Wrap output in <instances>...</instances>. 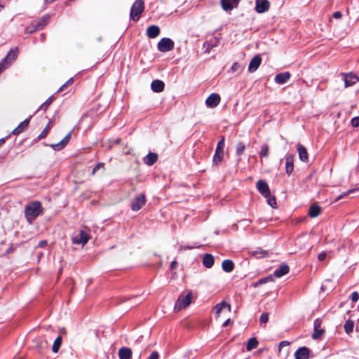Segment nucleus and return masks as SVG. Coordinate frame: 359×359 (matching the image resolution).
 Returning a JSON list of instances; mask_svg holds the SVG:
<instances>
[{"label": "nucleus", "instance_id": "26", "mask_svg": "<svg viewBox=\"0 0 359 359\" xmlns=\"http://www.w3.org/2000/svg\"><path fill=\"white\" fill-rule=\"evenodd\" d=\"M158 154L149 152L144 158V163L147 165H154L158 160Z\"/></svg>", "mask_w": 359, "mask_h": 359}, {"label": "nucleus", "instance_id": "21", "mask_svg": "<svg viewBox=\"0 0 359 359\" xmlns=\"http://www.w3.org/2000/svg\"><path fill=\"white\" fill-rule=\"evenodd\" d=\"M290 271L289 266L284 264H281L278 268H277L274 272L273 275L276 277L280 278L283 276L284 275L287 274Z\"/></svg>", "mask_w": 359, "mask_h": 359}, {"label": "nucleus", "instance_id": "25", "mask_svg": "<svg viewBox=\"0 0 359 359\" xmlns=\"http://www.w3.org/2000/svg\"><path fill=\"white\" fill-rule=\"evenodd\" d=\"M164 83L158 79L154 80L151 84V90L156 93H161L164 90Z\"/></svg>", "mask_w": 359, "mask_h": 359}, {"label": "nucleus", "instance_id": "49", "mask_svg": "<svg viewBox=\"0 0 359 359\" xmlns=\"http://www.w3.org/2000/svg\"><path fill=\"white\" fill-rule=\"evenodd\" d=\"M158 358H159L158 353L157 351H154L149 355L148 359H158Z\"/></svg>", "mask_w": 359, "mask_h": 359}, {"label": "nucleus", "instance_id": "4", "mask_svg": "<svg viewBox=\"0 0 359 359\" xmlns=\"http://www.w3.org/2000/svg\"><path fill=\"white\" fill-rule=\"evenodd\" d=\"M19 49L15 47L10 50L6 56L0 62V74L17 57Z\"/></svg>", "mask_w": 359, "mask_h": 359}, {"label": "nucleus", "instance_id": "48", "mask_svg": "<svg viewBox=\"0 0 359 359\" xmlns=\"http://www.w3.org/2000/svg\"><path fill=\"white\" fill-rule=\"evenodd\" d=\"M351 299L353 302H357L359 299V294L357 292H353L351 294Z\"/></svg>", "mask_w": 359, "mask_h": 359}, {"label": "nucleus", "instance_id": "52", "mask_svg": "<svg viewBox=\"0 0 359 359\" xmlns=\"http://www.w3.org/2000/svg\"><path fill=\"white\" fill-rule=\"evenodd\" d=\"M341 16H342V14L339 11H337V12L334 13V14H333V17L336 19H340L341 18Z\"/></svg>", "mask_w": 359, "mask_h": 359}, {"label": "nucleus", "instance_id": "60", "mask_svg": "<svg viewBox=\"0 0 359 359\" xmlns=\"http://www.w3.org/2000/svg\"><path fill=\"white\" fill-rule=\"evenodd\" d=\"M40 36H41V41H43L45 39V35H44V34H41Z\"/></svg>", "mask_w": 359, "mask_h": 359}, {"label": "nucleus", "instance_id": "5", "mask_svg": "<svg viewBox=\"0 0 359 359\" xmlns=\"http://www.w3.org/2000/svg\"><path fill=\"white\" fill-rule=\"evenodd\" d=\"M224 145V137H222L217 144L215 153L212 159L214 164L218 165L222 161Z\"/></svg>", "mask_w": 359, "mask_h": 359}, {"label": "nucleus", "instance_id": "57", "mask_svg": "<svg viewBox=\"0 0 359 359\" xmlns=\"http://www.w3.org/2000/svg\"><path fill=\"white\" fill-rule=\"evenodd\" d=\"M177 266V262L173 261L170 264V269H173Z\"/></svg>", "mask_w": 359, "mask_h": 359}, {"label": "nucleus", "instance_id": "59", "mask_svg": "<svg viewBox=\"0 0 359 359\" xmlns=\"http://www.w3.org/2000/svg\"><path fill=\"white\" fill-rule=\"evenodd\" d=\"M214 41H214V43L212 42V45H216L217 46V42H218V39L216 37H215L214 38Z\"/></svg>", "mask_w": 359, "mask_h": 359}, {"label": "nucleus", "instance_id": "3", "mask_svg": "<svg viewBox=\"0 0 359 359\" xmlns=\"http://www.w3.org/2000/svg\"><path fill=\"white\" fill-rule=\"evenodd\" d=\"M144 10V1L142 0H136L130 9V19L135 22L138 21Z\"/></svg>", "mask_w": 359, "mask_h": 359}, {"label": "nucleus", "instance_id": "56", "mask_svg": "<svg viewBox=\"0 0 359 359\" xmlns=\"http://www.w3.org/2000/svg\"><path fill=\"white\" fill-rule=\"evenodd\" d=\"M259 254L260 255L259 257H264L266 256V252H262V251H260L259 252H258L257 251H255V255H258Z\"/></svg>", "mask_w": 359, "mask_h": 359}, {"label": "nucleus", "instance_id": "32", "mask_svg": "<svg viewBox=\"0 0 359 359\" xmlns=\"http://www.w3.org/2000/svg\"><path fill=\"white\" fill-rule=\"evenodd\" d=\"M320 208L318 205L316 204H313L311 205L309 210V215L311 217H316L320 215Z\"/></svg>", "mask_w": 359, "mask_h": 359}, {"label": "nucleus", "instance_id": "47", "mask_svg": "<svg viewBox=\"0 0 359 359\" xmlns=\"http://www.w3.org/2000/svg\"><path fill=\"white\" fill-rule=\"evenodd\" d=\"M326 257H327V252H322L318 255V259L320 262H323L326 259Z\"/></svg>", "mask_w": 359, "mask_h": 359}, {"label": "nucleus", "instance_id": "18", "mask_svg": "<svg viewBox=\"0 0 359 359\" xmlns=\"http://www.w3.org/2000/svg\"><path fill=\"white\" fill-rule=\"evenodd\" d=\"M262 62V57L259 55H256L250 62L248 66V71L250 72H255L259 67Z\"/></svg>", "mask_w": 359, "mask_h": 359}, {"label": "nucleus", "instance_id": "55", "mask_svg": "<svg viewBox=\"0 0 359 359\" xmlns=\"http://www.w3.org/2000/svg\"><path fill=\"white\" fill-rule=\"evenodd\" d=\"M47 245V241H41L39 244H38V246L40 247V248H43L45 247L46 245Z\"/></svg>", "mask_w": 359, "mask_h": 359}, {"label": "nucleus", "instance_id": "20", "mask_svg": "<svg viewBox=\"0 0 359 359\" xmlns=\"http://www.w3.org/2000/svg\"><path fill=\"white\" fill-rule=\"evenodd\" d=\"M290 78V74L287 72L278 74L275 77V82L278 84L285 83Z\"/></svg>", "mask_w": 359, "mask_h": 359}, {"label": "nucleus", "instance_id": "61", "mask_svg": "<svg viewBox=\"0 0 359 359\" xmlns=\"http://www.w3.org/2000/svg\"><path fill=\"white\" fill-rule=\"evenodd\" d=\"M4 139L2 138V139H0V145H2L4 143Z\"/></svg>", "mask_w": 359, "mask_h": 359}, {"label": "nucleus", "instance_id": "2", "mask_svg": "<svg viewBox=\"0 0 359 359\" xmlns=\"http://www.w3.org/2000/svg\"><path fill=\"white\" fill-rule=\"evenodd\" d=\"M192 301V292L188 291L186 292H182L178 297L175 305V310L180 311L183 309H185L188 306H189Z\"/></svg>", "mask_w": 359, "mask_h": 359}, {"label": "nucleus", "instance_id": "14", "mask_svg": "<svg viewBox=\"0 0 359 359\" xmlns=\"http://www.w3.org/2000/svg\"><path fill=\"white\" fill-rule=\"evenodd\" d=\"M270 3L268 0H256L255 10L258 13H263L269 9Z\"/></svg>", "mask_w": 359, "mask_h": 359}, {"label": "nucleus", "instance_id": "43", "mask_svg": "<svg viewBox=\"0 0 359 359\" xmlns=\"http://www.w3.org/2000/svg\"><path fill=\"white\" fill-rule=\"evenodd\" d=\"M269 321V313H263L260 316V322L266 323Z\"/></svg>", "mask_w": 359, "mask_h": 359}, {"label": "nucleus", "instance_id": "36", "mask_svg": "<svg viewBox=\"0 0 359 359\" xmlns=\"http://www.w3.org/2000/svg\"><path fill=\"white\" fill-rule=\"evenodd\" d=\"M246 147L243 142H238L236 146V153L237 155H241L243 154Z\"/></svg>", "mask_w": 359, "mask_h": 359}, {"label": "nucleus", "instance_id": "37", "mask_svg": "<svg viewBox=\"0 0 359 359\" xmlns=\"http://www.w3.org/2000/svg\"><path fill=\"white\" fill-rule=\"evenodd\" d=\"M269 147L267 144L262 145L261 151L259 153L260 157H266L269 154Z\"/></svg>", "mask_w": 359, "mask_h": 359}, {"label": "nucleus", "instance_id": "6", "mask_svg": "<svg viewBox=\"0 0 359 359\" xmlns=\"http://www.w3.org/2000/svg\"><path fill=\"white\" fill-rule=\"evenodd\" d=\"M46 17H43L38 22H32L29 26H27L25 32L28 34H32L36 31L42 29L46 25Z\"/></svg>", "mask_w": 359, "mask_h": 359}, {"label": "nucleus", "instance_id": "62", "mask_svg": "<svg viewBox=\"0 0 359 359\" xmlns=\"http://www.w3.org/2000/svg\"><path fill=\"white\" fill-rule=\"evenodd\" d=\"M13 252V248H10L8 250H7V253H11Z\"/></svg>", "mask_w": 359, "mask_h": 359}, {"label": "nucleus", "instance_id": "23", "mask_svg": "<svg viewBox=\"0 0 359 359\" xmlns=\"http://www.w3.org/2000/svg\"><path fill=\"white\" fill-rule=\"evenodd\" d=\"M132 351L128 347H121L118 350V357L120 359H131Z\"/></svg>", "mask_w": 359, "mask_h": 359}, {"label": "nucleus", "instance_id": "35", "mask_svg": "<svg viewBox=\"0 0 359 359\" xmlns=\"http://www.w3.org/2000/svg\"><path fill=\"white\" fill-rule=\"evenodd\" d=\"M62 337L60 336H58L54 341L53 346H52V351L53 353H57L61 344H62Z\"/></svg>", "mask_w": 359, "mask_h": 359}, {"label": "nucleus", "instance_id": "41", "mask_svg": "<svg viewBox=\"0 0 359 359\" xmlns=\"http://www.w3.org/2000/svg\"><path fill=\"white\" fill-rule=\"evenodd\" d=\"M216 45H212V41H205L203 43V47H206V50L210 52L214 47H215Z\"/></svg>", "mask_w": 359, "mask_h": 359}, {"label": "nucleus", "instance_id": "13", "mask_svg": "<svg viewBox=\"0 0 359 359\" xmlns=\"http://www.w3.org/2000/svg\"><path fill=\"white\" fill-rule=\"evenodd\" d=\"M322 320L319 318L316 319L313 323L314 332L312 334L313 339H318L321 338L325 332V330L321 328Z\"/></svg>", "mask_w": 359, "mask_h": 359}, {"label": "nucleus", "instance_id": "29", "mask_svg": "<svg viewBox=\"0 0 359 359\" xmlns=\"http://www.w3.org/2000/svg\"><path fill=\"white\" fill-rule=\"evenodd\" d=\"M215 263L214 257L210 254H205L203 259V264L207 268H211Z\"/></svg>", "mask_w": 359, "mask_h": 359}, {"label": "nucleus", "instance_id": "30", "mask_svg": "<svg viewBox=\"0 0 359 359\" xmlns=\"http://www.w3.org/2000/svg\"><path fill=\"white\" fill-rule=\"evenodd\" d=\"M226 307L229 311L231 309L230 304H227L226 302L222 301V302L217 304L214 307V309L215 310L217 317L219 316L220 313L222 312V309Z\"/></svg>", "mask_w": 359, "mask_h": 359}, {"label": "nucleus", "instance_id": "50", "mask_svg": "<svg viewBox=\"0 0 359 359\" xmlns=\"http://www.w3.org/2000/svg\"><path fill=\"white\" fill-rule=\"evenodd\" d=\"M271 277L269 276V277H266L264 278H262L261 280H259V284H264V283H266L268 280H271Z\"/></svg>", "mask_w": 359, "mask_h": 359}, {"label": "nucleus", "instance_id": "38", "mask_svg": "<svg viewBox=\"0 0 359 359\" xmlns=\"http://www.w3.org/2000/svg\"><path fill=\"white\" fill-rule=\"evenodd\" d=\"M267 198V203L268 204L272 207V208H276V198L273 197V196H271V195L266 198Z\"/></svg>", "mask_w": 359, "mask_h": 359}, {"label": "nucleus", "instance_id": "16", "mask_svg": "<svg viewBox=\"0 0 359 359\" xmlns=\"http://www.w3.org/2000/svg\"><path fill=\"white\" fill-rule=\"evenodd\" d=\"M240 0H221V6L225 11H229L236 8Z\"/></svg>", "mask_w": 359, "mask_h": 359}, {"label": "nucleus", "instance_id": "28", "mask_svg": "<svg viewBox=\"0 0 359 359\" xmlns=\"http://www.w3.org/2000/svg\"><path fill=\"white\" fill-rule=\"evenodd\" d=\"M29 119H30V118H26L25 121H23L18 127H16L13 130V135H19L22 131H24V130L26 129L29 126Z\"/></svg>", "mask_w": 359, "mask_h": 359}, {"label": "nucleus", "instance_id": "17", "mask_svg": "<svg viewBox=\"0 0 359 359\" xmlns=\"http://www.w3.org/2000/svg\"><path fill=\"white\" fill-rule=\"evenodd\" d=\"M296 359H309L310 357V350L306 346L299 348L294 353Z\"/></svg>", "mask_w": 359, "mask_h": 359}, {"label": "nucleus", "instance_id": "19", "mask_svg": "<svg viewBox=\"0 0 359 359\" xmlns=\"http://www.w3.org/2000/svg\"><path fill=\"white\" fill-rule=\"evenodd\" d=\"M294 170V156L287 154L285 156V170L286 173L290 175Z\"/></svg>", "mask_w": 359, "mask_h": 359}, {"label": "nucleus", "instance_id": "34", "mask_svg": "<svg viewBox=\"0 0 359 359\" xmlns=\"http://www.w3.org/2000/svg\"><path fill=\"white\" fill-rule=\"evenodd\" d=\"M344 327L346 334H351L353 330L354 322L351 320H347L344 323Z\"/></svg>", "mask_w": 359, "mask_h": 359}, {"label": "nucleus", "instance_id": "46", "mask_svg": "<svg viewBox=\"0 0 359 359\" xmlns=\"http://www.w3.org/2000/svg\"><path fill=\"white\" fill-rule=\"evenodd\" d=\"M351 125L353 127L359 126V117H354L351 119Z\"/></svg>", "mask_w": 359, "mask_h": 359}, {"label": "nucleus", "instance_id": "7", "mask_svg": "<svg viewBox=\"0 0 359 359\" xmlns=\"http://www.w3.org/2000/svg\"><path fill=\"white\" fill-rule=\"evenodd\" d=\"M161 52H168L174 48V42L169 38H163L157 45Z\"/></svg>", "mask_w": 359, "mask_h": 359}, {"label": "nucleus", "instance_id": "33", "mask_svg": "<svg viewBox=\"0 0 359 359\" xmlns=\"http://www.w3.org/2000/svg\"><path fill=\"white\" fill-rule=\"evenodd\" d=\"M258 344H259L258 341L256 338H255V337L250 338L248 341V344L246 346V350L248 351H250L254 348H256L258 346Z\"/></svg>", "mask_w": 359, "mask_h": 359}, {"label": "nucleus", "instance_id": "53", "mask_svg": "<svg viewBox=\"0 0 359 359\" xmlns=\"http://www.w3.org/2000/svg\"><path fill=\"white\" fill-rule=\"evenodd\" d=\"M288 345H289V342L288 341H282L279 344V349H280L281 348H283L284 346H288Z\"/></svg>", "mask_w": 359, "mask_h": 359}, {"label": "nucleus", "instance_id": "39", "mask_svg": "<svg viewBox=\"0 0 359 359\" xmlns=\"http://www.w3.org/2000/svg\"><path fill=\"white\" fill-rule=\"evenodd\" d=\"M355 190H356V189H349V190H348L347 191L344 192L343 194H341V195H339V196L335 199V201H339V200H340V199L343 198L344 197H345V196H348V194H351V193L354 192Z\"/></svg>", "mask_w": 359, "mask_h": 359}, {"label": "nucleus", "instance_id": "9", "mask_svg": "<svg viewBox=\"0 0 359 359\" xmlns=\"http://www.w3.org/2000/svg\"><path fill=\"white\" fill-rule=\"evenodd\" d=\"M256 187L259 192L265 198L269 197L271 195L270 189L268 184L262 180H259L257 182Z\"/></svg>", "mask_w": 359, "mask_h": 359}, {"label": "nucleus", "instance_id": "8", "mask_svg": "<svg viewBox=\"0 0 359 359\" xmlns=\"http://www.w3.org/2000/svg\"><path fill=\"white\" fill-rule=\"evenodd\" d=\"M34 347L39 351L42 352L43 351L48 348V344L44 337H37L33 340Z\"/></svg>", "mask_w": 359, "mask_h": 359}, {"label": "nucleus", "instance_id": "44", "mask_svg": "<svg viewBox=\"0 0 359 359\" xmlns=\"http://www.w3.org/2000/svg\"><path fill=\"white\" fill-rule=\"evenodd\" d=\"M72 82H73V79L72 78L69 79L65 84H63L60 88L58 91H63L68 86L71 85L72 83Z\"/></svg>", "mask_w": 359, "mask_h": 359}, {"label": "nucleus", "instance_id": "27", "mask_svg": "<svg viewBox=\"0 0 359 359\" xmlns=\"http://www.w3.org/2000/svg\"><path fill=\"white\" fill-rule=\"evenodd\" d=\"M297 151L299 154V159L303 162H306L308 161V153L307 150L303 145L298 144H297Z\"/></svg>", "mask_w": 359, "mask_h": 359}, {"label": "nucleus", "instance_id": "12", "mask_svg": "<svg viewBox=\"0 0 359 359\" xmlns=\"http://www.w3.org/2000/svg\"><path fill=\"white\" fill-rule=\"evenodd\" d=\"M341 76L344 81L345 88L353 86L358 81V76L352 73H341Z\"/></svg>", "mask_w": 359, "mask_h": 359}, {"label": "nucleus", "instance_id": "42", "mask_svg": "<svg viewBox=\"0 0 359 359\" xmlns=\"http://www.w3.org/2000/svg\"><path fill=\"white\" fill-rule=\"evenodd\" d=\"M49 130H50V123L46 126V127L44 128V130L39 135V139L44 138L47 135Z\"/></svg>", "mask_w": 359, "mask_h": 359}, {"label": "nucleus", "instance_id": "51", "mask_svg": "<svg viewBox=\"0 0 359 359\" xmlns=\"http://www.w3.org/2000/svg\"><path fill=\"white\" fill-rule=\"evenodd\" d=\"M240 68V65L237 62H235L232 67H231V69L233 70V72H236L238 70V69Z\"/></svg>", "mask_w": 359, "mask_h": 359}, {"label": "nucleus", "instance_id": "54", "mask_svg": "<svg viewBox=\"0 0 359 359\" xmlns=\"http://www.w3.org/2000/svg\"><path fill=\"white\" fill-rule=\"evenodd\" d=\"M200 246H201L200 245L195 244L193 246H190V245L184 246V249L191 250V249L199 248Z\"/></svg>", "mask_w": 359, "mask_h": 359}, {"label": "nucleus", "instance_id": "15", "mask_svg": "<svg viewBox=\"0 0 359 359\" xmlns=\"http://www.w3.org/2000/svg\"><path fill=\"white\" fill-rule=\"evenodd\" d=\"M220 96L217 93H212L205 100V104L208 107L215 108L220 102Z\"/></svg>", "mask_w": 359, "mask_h": 359}, {"label": "nucleus", "instance_id": "22", "mask_svg": "<svg viewBox=\"0 0 359 359\" xmlns=\"http://www.w3.org/2000/svg\"><path fill=\"white\" fill-rule=\"evenodd\" d=\"M71 138V132L69 133L59 143L51 144V147L55 150L61 149L65 147Z\"/></svg>", "mask_w": 359, "mask_h": 359}, {"label": "nucleus", "instance_id": "45", "mask_svg": "<svg viewBox=\"0 0 359 359\" xmlns=\"http://www.w3.org/2000/svg\"><path fill=\"white\" fill-rule=\"evenodd\" d=\"M100 168H104V163H100L97 164L95 167L92 170V174L94 175Z\"/></svg>", "mask_w": 359, "mask_h": 359}, {"label": "nucleus", "instance_id": "63", "mask_svg": "<svg viewBox=\"0 0 359 359\" xmlns=\"http://www.w3.org/2000/svg\"><path fill=\"white\" fill-rule=\"evenodd\" d=\"M4 8V6L0 4V11Z\"/></svg>", "mask_w": 359, "mask_h": 359}, {"label": "nucleus", "instance_id": "31", "mask_svg": "<svg viewBox=\"0 0 359 359\" xmlns=\"http://www.w3.org/2000/svg\"><path fill=\"white\" fill-rule=\"evenodd\" d=\"M222 266V269L225 272L229 273V272H231L233 270L234 264L230 259H225V260L223 261Z\"/></svg>", "mask_w": 359, "mask_h": 359}, {"label": "nucleus", "instance_id": "10", "mask_svg": "<svg viewBox=\"0 0 359 359\" xmlns=\"http://www.w3.org/2000/svg\"><path fill=\"white\" fill-rule=\"evenodd\" d=\"M146 203V198L144 194H141L134 198L131 204L133 211L139 210Z\"/></svg>", "mask_w": 359, "mask_h": 359}, {"label": "nucleus", "instance_id": "11", "mask_svg": "<svg viewBox=\"0 0 359 359\" xmlns=\"http://www.w3.org/2000/svg\"><path fill=\"white\" fill-rule=\"evenodd\" d=\"M90 237L84 231H80L77 235L72 237V242L75 244H82L83 245L88 243Z\"/></svg>", "mask_w": 359, "mask_h": 359}, {"label": "nucleus", "instance_id": "40", "mask_svg": "<svg viewBox=\"0 0 359 359\" xmlns=\"http://www.w3.org/2000/svg\"><path fill=\"white\" fill-rule=\"evenodd\" d=\"M52 102H53V97H50L44 103H43L41 105L40 109L46 110L47 109V107L51 104Z\"/></svg>", "mask_w": 359, "mask_h": 359}, {"label": "nucleus", "instance_id": "64", "mask_svg": "<svg viewBox=\"0 0 359 359\" xmlns=\"http://www.w3.org/2000/svg\"><path fill=\"white\" fill-rule=\"evenodd\" d=\"M357 190H359V188H358Z\"/></svg>", "mask_w": 359, "mask_h": 359}, {"label": "nucleus", "instance_id": "58", "mask_svg": "<svg viewBox=\"0 0 359 359\" xmlns=\"http://www.w3.org/2000/svg\"><path fill=\"white\" fill-rule=\"evenodd\" d=\"M231 323V320L229 318L227 319L224 323H223V326L224 327H226L227 325H229Z\"/></svg>", "mask_w": 359, "mask_h": 359}, {"label": "nucleus", "instance_id": "24", "mask_svg": "<svg viewBox=\"0 0 359 359\" xmlns=\"http://www.w3.org/2000/svg\"><path fill=\"white\" fill-rule=\"evenodd\" d=\"M160 34V28L156 25H151L147 29V34L149 38L154 39Z\"/></svg>", "mask_w": 359, "mask_h": 359}, {"label": "nucleus", "instance_id": "1", "mask_svg": "<svg viewBox=\"0 0 359 359\" xmlns=\"http://www.w3.org/2000/svg\"><path fill=\"white\" fill-rule=\"evenodd\" d=\"M43 208L39 201L29 203L25 208V217L29 223H32L43 212Z\"/></svg>", "mask_w": 359, "mask_h": 359}]
</instances>
